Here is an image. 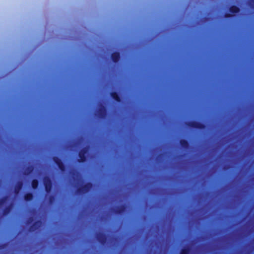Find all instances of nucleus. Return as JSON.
Wrapping results in <instances>:
<instances>
[{"label": "nucleus", "instance_id": "obj_19", "mask_svg": "<svg viewBox=\"0 0 254 254\" xmlns=\"http://www.w3.org/2000/svg\"><path fill=\"white\" fill-rule=\"evenodd\" d=\"M232 16V15H231V14H226L225 15V17H230V16Z\"/></svg>", "mask_w": 254, "mask_h": 254}, {"label": "nucleus", "instance_id": "obj_8", "mask_svg": "<svg viewBox=\"0 0 254 254\" xmlns=\"http://www.w3.org/2000/svg\"><path fill=\"white\" fill-rule=\"evenodd\" d=\"M230 11L233 14L238 13L239 11V9L235 6H233L230 8Z\"/></svg>", "mask_w": 254, "mask_h": 254}, {"label": "nucleus", "instance_id": "obj_12", "mask_svg": "<svg viewBox=\"0 0 254 254\" xmlns=\"http://www.w3.org/2000/svg\"><path fill=\"white\" fill-rule=\"evenodd\" d=\"M33 198V195L31 193H28L25 195L24 196V199L26 201H29L31 200Z\"/></svg>", "mask_w": 254, "mask_h": 254}, {"label": "nucleus", "instance_id": "obj_11", "mask_svg": "<svg viewBox=\"0 0 254 254\" xmlns=\"http://www.w3.org/2000/svg\"><path fill=\"white\" fill-rule=\"evenodd\" d=\"M11 207H12V204H10L9 206L6 207L5 209H4V211H3V214L4 215H6L7 214L9 211H10V209H11Z\"/></svg>", "mask_w": 254, "mask_h": 254}, {"label": "nucleus", "instance_id": "obj_20", "mask_svg": "<svg viewBox=\"0 0 254 254\" xmlns=\"http://www.w3.org/2000/svg\"><path fill=\"white\" fill-rule=\"evenodd\" d=\"M39 222H37L35 224V225H34V226H38L39 225Z\"/></svg>", "mask_w": 254, "mask_h": 254}, {"label": "nucleus", "instance_id": "obj_13", "mask_svg": "<svg viewBox=\"0 0 254 254\" xmlns=\"http://www.w3.org/2000/svg\"><path fill=\"white\" fill-rule=\"evenodd\" d=\"M38 185V181L36 180H34L32 182V187L33 189H36Z\"/></svg>", "mask_w": 254, "mask_h": 254}, {"label": "nucleus", "instance_id": "obj_4", "mask_svg": "<svg viewBox=\"0 0 254 254\" xmlns=\"http://www.w3.org/2000/svg\"><path fill=\"white\" fill-rule=\"evenodd\" d=\"M98 116L100 118H104L106 115V109L103 106H101L97 113Z\"/></svg>", "mask_w": 254, "mask_h": 254}, {"label": "nucleus", "instance_id": "obj_16", "mask_svg": "<svg viewBox=\"0 0 254 254\" xmlns=\"http://www.w3.org/2000/svg\"><path fill=\"white\" fill-rule=\"evenodd\" d=\"M32 170H33V167L32 166L28 167L27 170L25 171V174H29V173H30L32 172Z\"/></svg>", "mask_w": 254, "mask_h": 254}, {"label": "nucleus", "instance_id": "obj_1", "mask_svg": "<svg viewBox=\"0 0 254 254\" xmlns=\"http://www.w3.org/2000/svg\"><path fill=\"white\" fill-rule=\"evenodd\" d=\"M43 183L47 192L48 193L50 192L52 188V183L50 178L48 177H45L44 178Z\"/></svg>", "mask_w": 254, "mask_h": 254}, {"label": "nucleus", "instance_id": "obj_7", "mask_svg": "<svg viewBox=\"0 0 254 254\" xmlns=\"http://www.w3.org/2000/svg\"><path fill=\"white\" fill-rule=\"evenodd\" d=\"M7 198L5 197L0 200V209L2 208L7 203Z\"/></svg>", "mask_w": 254, "mask_h": 254}, {"label": "nucleus", "instance_id": "obj_6", "mask_svg": "<svg viewBox=\"0 0 254 254\" xmlns=\"http://www.w3.org/2000/svg\"><path fill=\"white\" fill-rule=\"evenodd\" d=\"M112 59L115 63H117L120 59L119 53H114L112 55Z\"/></svg>", "mask_w": 254, "mask_h": 254}, {"label": "nucleus", "instance_id": "obj_17", "mask_svg": "<svg viewBox=\"0 0 254 254\" xmlns=\"http://www.w3.org/2000/svg\"><path fill=\"white\" fill-rule=\"evenodd\" d=\"M250 5L251 6L254 7V0H251L250 1Z\"/></svg>", "mask_w": 254, "mask_h": 254}, {"label": "nucleus", "instance_id": "obj_10", "mask_svg": "<svg viewBox=\"0 0 254 254\" xmlns=\"http://www.w3.org/2000/svg\"><path fill=\"white\" fill-rule=\"evenodd\" d=\"M111 96L112 97V98L115 99V100H116L118 102H120V98L119 97V96H118V95L117 94V93H112L111 94Z\"/></svg>", "mask_w": 254, "mask_h": 254}, {"label": "nucleus", "instance_id": "obj_18", "mask_svg": "<svg viewBox=\"0 0 254 254\" xmlns=\"http://www.w3.org/2000/svg\"><path fill=\"white\" fill-rule=\"evenodd\" d=\"M99 240L102 243H103L105 242V239L103 238L102 237L101 239H100Z\"/></svg>", "mask_w": 254, "mask_h": 254}, {"label": "nucleus", "instance_id": "obj_2", "mask_svg": "<svg viewBox=\"0 0 254 254\" xmlns=\"http://www.w3.org/2000/svg\"><path fill=\"white\" fill-rule=\"evenodd\" d=\"M92 187V185L90 183H88L83 187H81L78 189V192L81 193H84L87 192Z\"/></svg>", "mask_w": 254, "mask_h": 254}, {"label": "nucleus", "instance_id": "obj_14", "mask_svg": "<svg viewBox=\"0 0 254 254\" xmlns=\"http://www.w3.org/2000/svg\"><path fill=\"white\" fill-rule=\"evenodd\" d=\"M180 143L181 145L185 148L187 147L188 146V143L187 141L185 140H181L180 141Z\"/></svg>", "mask_w": 254, "mask_h": 254}, {"label": "nucleus", "instance_id": "obj_5", "mask_svg": "<svg viewBox=\"0 0 254 254\" xmlns=\"http://www.w3.org/2000/svg\"><path fill=\"white\" fill-rule=\"evenodd\" d=\"M54 160L58 166L59 169L61 171H64V166L62 161L57 157H54Z\"/></svg>", "mask_w": 254, "mask_h": 254}, {"label": "nucleus", "instance_id": "obj_9", "mask_svg": "<svg viewBox=\"0 0 254 254\" xmlns=\"http://www.w3.org/2000/svg\"><path fill=\"white\" fill-rule=\"evenodd\" d=\"M22 184L21 183H18L17 186L15 189V194H17L19 193L20 190L21 189Z\"/></svg>", "mask_w": 254, "mask_h": 254}, {"label": "nucleus", "instance_id": "obj_3", "mask_svg": "<svg viewBox=\"0 0 254 254\" xmlns=\"http://www.w3.org/2000/svg\"><path fill=\"white\" fill-rule=\"evenodd\" d=\"M88 149L86 148H84L81 150L79 153V159L78 161L80 162H83L86 160L85 154L87 152Z\"/></svg>", "mask_w": 254, "mask_h": 254}, {"label": "nucleus", "instance_id": "obj_15", "mask_svg": "<svg viewBox=\"0 0 254 254\" xmlns=\"http://www.w3.org/2000/svg\"><path fill=\"white\" fill-rule=\"evenodd\" d=\"M189 253V249H188V248L184 249L181 251L180 254H188Z\"/></svg>", "mask_w": 254, "mask_h": 254}]
</instances>
